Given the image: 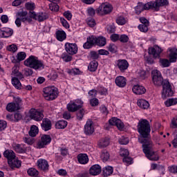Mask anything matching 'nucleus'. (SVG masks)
<instances>
[{"label":"nucleus","mask_w":177,"mask_h":177,"mask_svg":"<svg viewBox=\"0 0 177 177\" xmlns=\"http://www.w3.org/2000/svg\"><path fill=\"white\" fill-rule=\"evenodd\" d=\"M137 131L140 135L138 140L142 145V151L147 158L151 161H158L160 156L154 151L153 141L150 139V132H151L150 122L146 119H140L137 125Z\"/></svg>","instance_id":"nucleus-1"},{"label":"nucleus","mask_w":177,"mask_h":177,"mask_svg":"<svg viewBox=\"0 0 177 177\" xmlns=\"http://www.w3.org/2000/svg\"><path fill=\"white\" fill-rule=\"evenodd\" d=\"M43 96L48 102L55 100L59 96V90L55 86H47L43 89Z\"/></svg>","instance_id":"nucleus-2"},{"label":"nucleus","mask_w":177,"mask_h":177,"mask_svg":"<svg viewBox=\"0 0 177 177\" xmlns=\"http://www.w3.org/2000/svg\"><path fill=\"white\" fill-rule=\"evenodd\" d=\"M24 65L30 68H34V70H41L44 68V63L41 61L38 60L37 57L34 55H30L28 59L24 61Z\"/></svg>","instance_id":"nucleus-3"},{"label":"nucleus","mask_w":177,"mask_h":177,"mask_svg":"<svg viewBox=\"0 0 177 177\" xmlns=\"http://www.w3.org/2000/svg\"><path fill=\"white\" fill-rule=\"evenodd\" d=\"M24 65L30 68H34V70H41L44 68V63L41 61L38 60L37 57L34 55H30L28 59L24 61Z\"/></svg>","instance_id":"nucleus-4"},{"label":"nucleus","mask_w":177,"mask_h":177,"mask_svg":"<svg viewBox=\"0 0 177 177\" xmlns=\"http://www.w3.org/2000/svg\"><path fill=\"white\" fill-rule=\"evenodd\" d=\"M171 96H174L172 86L169 80H165L162 86V99H167V97H171Z\"/></svg>","instance_id":"nucleus-5"},{"label":"nucleus","mask_w":177,"mask_h":177,"mask_svg":"<svg viewBox=\"0 0 177 177\" xmlns=\"http://www.w3.org/2000/svg\"><path fill=\"white\" fill-rule=\"evenodd\" d=\"M151 77L152 81L156 86H161V85H164V79L162 78V75H161V72L160 71L156 69L151 71Z\"/></svg>","instance_id":"nucleus-6"},{"label":"nucleus","mask_w":177,"mask_h":177,"mask_svg":"<svg viewBox=\"0 0 177 177\" xmlns=\"http://www.w3.org/2000/svg\"><path fill=\"white\" fill-rule=\"evenodd\" d=\"M82 104H84V102L81 100H77L75 102L71 101L66 106L67 110L71 113H75L80 109H82Z\"/></svg>","instance_id":"nucleus-7"},{"label":"nucleus","mask_w":177,"mask_h":177,"mask_svg":"<svg viewBox=\"0 0 177 177\" xmlns=\"http://www.w3.org/2000/svg\"><path fill=\"white\" fill-rule=\"evenodd\" d=\"M29 16L30 17H32L35 20H37V21L39 22L44 21V20L49 19V15H48L46 12H39L37 14L34 11H30Z\"/></svg>","instance_id":"nucleus-8"},{"label":"nucleus","mask_w":177,"mask_h":177,"mask_svg":"<svg viewBox=\"0 0 177 177\" xmlns=\"http://www.w3.org/2000/svg\"><path fill=\"white\" fill-rule=\"evenodd\" d=\"M113 12V6L110 3H102L97 9V13L99 15H109Z\"/></svg>","instance_id":"nucleus-9"},{"label":"nucleus","mask_w":177,"mask_h":177,"mask_svg":"<svg viewBox=\"0 0 177 177\" xmlns=\"http://www.w3.org/2000/svg\"><path fill=\"white\" fill-rule=\"evenodd\" d=\"M29 117L35 121H42L44 120V113L35 109H32L29 111Z\"/></svg>","instance_id":"nucleus-10"},{"label":"nucleus","mask_w":177,"mask_h":177,"mask_svg":"<svg viewBox=\"0 0 177 177\" xmlns=\"http://www.w3.org/2000/svg\"><path fill=\"white\" fill-rule=\"evenodd\" d=\"M64 46L66 52L71 56L77 55L78 53V46H77L76 44L66 43Z\"/></svg>","instance_id":"nucleus-11"},{"label":"nucleus","mask_w":177,"mask_h":177,"mask_svg":"<svg viewBox=\"0 0 177 177\" xmlns=\"http://www.w3.org/2000/svg\"><path fill=\"white\" fill-rule=\"evenodd\" d=\"M52 142V138L49 135H44L41 138V140L37 142V149H44L45 146L49 145Z\"/></svg>","instance_id":"nucleus-12"},{"label":"nucleus","mask_w":177,"mask_h":177,"mask_svg":"<svg viewBox=\"0 0 177 177\" xmlns=\"http://www.w3.org/2000/svg\"><path fill=\"white\" fill-rule=\"evenodd\" d=\"M162 52V49L158 46H154L152 48H149L148 50L149 55H152L154 59H160L161 57L160 55Z\"/></svg>","instance_id":"nucleus-13"},{"label":"nucleus","mask_w":177,"mask_h":177,"mask_svg":"<svg viewBox=\"0 0 177 177\" xmlns=\"http://www.w3.org/2000/svg\"><path fill=\"white\" fill-rule=\"evenodd\" d=\"M117 66L121 73H125V71L128 70V67H129V63L127 59H118L117 61Z\"/></svg>","instance_id":"nucleus-14"},{"label":"nucleus","mask_w":177,"mask_h":177,"mask_svg":"<svg viewBox=\"0 0 177 177\" xmlns=\"http://www.w3.org/2000/svg\"><path fill=\"white\" fill-rule=\"evenodd\" d=\"M167 53L169 55V62L171 63H175L177 60V48H169L167 49Z\"/></svg>","instance_id":"nucleus-15"},{"label":"nucleus","mask_w":177,"mask_h":177,"mask_svg":"<svg viewBox=\"0 0 177 177\" xmlns=\"http://www.w3.org/2000/svg\"><path fill=\"white\" fill-rule=\"evenodd\" d=\"M93 132H95V129L93 128V122L88 120L84 126V133L85 135H92Z\"/></svg>","instance_id":"nucleus-16"},{"label":"nucleus","mask_w":177,"mask_h":177,"mask_svg":"<svg viewBox=\"0 0 177 177\" xmlns=\"http://www.w3.org/2000/svg\"><path fill=\"white\" fill-rule=\"evenodd\" d=\"M3 156L8 160V164L12 165V160L16 158V153L12 150L7 149L4 151Z\"/></svg>","instance_id":"nucleus-17"},{"label":"nucleus","mask_w":177,"mask_h":177,"mask_svg":"<svg viewBox=\"0 0 177 177\" xmlns=\"http://www.w3.org/2000/svg\"><path fill=\"white\" fill-rule=\"evenodd\" d=\"M109 122L111 125L117 127L119 129H122L124 128V123H122L121 120L117 118H112L109 120Z\"/></svg>","instance_id":"nucleus-18"},{"label":"nucleus","mask_w":177,"mask_h":177,"mask_svg":"<svg viewBox=\"0 0 177 177\" xmlns=\"http://www.w3.org/2000/svg\"><path fill=\"white\" fill-rule=\"evenodd\" d=\"M96 44V40H95V36L92 35L91 37H87V41L84 44L83 48L84 49H91Z\"/></svg>","instance_id":"nucleus-19"},{"label":"nucleus","mask_w":177,"mask_h":177,"mask_svg":"<svg viewBox=\"0 0 177 177\" xmlns=\"http://www.w3.org/2000/svg\"><path fill=\"white\" fill-rule=\"evenodd\" d=\"M102 172V167L99 165H93L89 169L90 175H93V176H96L97 175H100Z\"/></svg>","instance_id":"nucleus-20"},{"label":"nucleus","mask_w":177,"mask_h":177,"mask_svg":"<svg viewBox=\"0 0 177 177\" xmlns=\"http://www.w3.org/2000/svg\"><path fill=\"white\" fill-rule=\"evenodd\" d=\"M41 129L46 132L52 129V121L48 118H44L41 124Z\"/></svg>","instance_id":"nucleus-21"},{"label":"nucleus","mask_w":177,"mask_h":177,"mask_svg":"<svg viewBox=\"0 0 177 177\" xmlns=\"http://www.w3.org/2000/svg\"><path fill=\"white\" fill-rule=\"evenodd\" d=\"M37 164L38 169H41V171H48L49 169V164L45 159H39Z\"/></svg>","instance_id":"nucleus-22"},{"label":"nucleus","mask_w":177,"mask_h":177,"mask_svg":"<svg viewBox=\"0 0 177 177\" xmlns=\"http://www.w3.org/2000/svg\"><path fill=\"white\" fill-rule=\"evenodd\" d=\"M147 10H154L155 12H158L160 10V8L158 7V4L157 3V0L154 1H149L145 3Z\"/></svg>","instance_id":"nucleus-23"},{"label":"nucleus","mask_w":177,"mask_h":177,"mask_svg":"<svg viewBox=\"0 0 177 177\" xmlns=\"http://www.w3.org/2000/svg\"><path fill=\"white\" fill-rule=\"evenodd\" d=\"M115 82L119 88H124L127 85V79L124 76H118L115 80Z\"/></svg>","instance_id":"nucleus-24"},{"label":"nucleus","mask_w":177,"mask_h":177,"mask_svg":"<svg viewBox=\"0 0 177 177\" xmlns=\"http://www.w3.org/2000/svg\"><path fill=\"white\" fill-rule=\"evenodd\" d=\"M6 109L7 111H9V113H13V111L20 110V106L19 104H16L15 102H10L7 104Z\"/></svg>","instance_id":"nucleus-25"},{"label":"nucleus","mask_w":177,"mask_h":177,"mask_svg":"<svg viewBox=\"0 0 177 177\" xmlns=\"http://www.w3.org/2000/svg\"><path fill=\"white\" fill-rule=\"evenodd\" d=\"M132 91L136 95H143V93H146V88L140 85L134 86Z\"/></svg>","instance_id":"nucleus-26"},{"label":"nucleus","mask_w":177,"mask_h":177,"mask_svg":"<svg viewBox=\"0 0 177 177\" xmlns=\"http://www.w3.org/2000/svg\"><path fill=\"white\" fill-rule=\"evenodd\" d=\"M77 160L80 164H88L89 162V158L86 153H80L77 156Z\"/></svg>","instance_id":"nucleus-27"},{"label":"nucleus","mask_w":177,"mask_h":177,"mask_svg":"<svg viewBox=\"0 0 177 177\" xmlns=\"http://www.w3.org/2000/svg\"><path fill=\"white\" fill-rule=\"evenodd\" d=\"M95 41V45H97V46H104L106 44V37L103 36H100L98 37H96L94 36Z\"/></svg>","instance_id":"nucleus-28"},{"label":"nucleus","mask_w":177,"mask_h":177,"mask_svg":"<svg viewBox=\"0 0 177 177\" xmlns=\"http://www.w3.org/2000/svg\"><path fill=\"white\" fill-rule=\"evenodd\" d=\"M146 3L143 4L142 2L138 3L137 6L135 7V10L136 15H140V12H143V10H147Z\"/></svg>","instance_id":"nucleus-29"},{"label":"nucleus","mask_w":177,"mask_h":177,"mask_svg":"<svg viewBox=\"0 0 177 177\" xmlns=\"http://www.w3.org/2000/svg\"><path fill=\"white\" fill-rule=\"evenodd\" d=\"M56 38L58 41L62 42V41H64V39L67 38V35L66 34V32H64V30H57L56 32Z\"/></svg>","instance_id":"nucleus-30"},{"label":"nucleus","mask_w":177,"mask_h":177,"mask_svg":"<svg viewBox=\"0 0 177 177\" xmlns=\"http://www.w3.org/2000/svg\"><path fill=\"white\" fill-rule=\"evenodd\" d=\"M12 165L8 164L11 169H15V168H20L21 167V161L17 158H14L11 160Z\"/></svg>","instance_id":"nucleus-31"},{"label":"nucleus","mask_w":177,"mask_h":177,"mask_svg":"<svg viewBox=\"0 0 177 177\" xmlns=\"http://www.w3.org/2000/svg\"><path fill=\"white\" fill-rule=\"evenodd\" d=\"M109 145H110V139H109V138H102L100 140L98 143V147L100 149H103V147H107Z\"/></svg>","instance_id":"nucleus-32"},{"label":"nucleus","mask_w":177,"mask_h":177,"mask_svg":"<svg viewBox=\"0 0 177 177\" xmlns=\"http://www.w3.org/2000/svg\"><path fill=\"white\" fill-rule=\"evenodd\" d=\"M137 104L141 109H144V110H146V109H149V107L150 106V104H149V102L145 100H139L137 102Z\"/></svg>","instance_id":"nucleus-33"},{"label":"nucleus","mask_w":177,"mask_h":177,"mask_svg":"<svg viewBox=\"0 0 177 177\" xmlns=\"http://www.w3.org/2000/svg\"><path fill=\"white\" fill-rule=\"evenodd\" d=\"M67 124L66 120H59L55 123V128L57 129H64L67 127Z\"/></svg>","instance_id":"nucleus-34"},{"label":"nucleus","mask_w":177,"mask_h":177,"mask_svg":"<svg viewBox=\"0 0 177 177\" xmlns=\"http://www.w3.org/2000/svg\"><path fill=\"white\" fill-rule=\"evenodd\" d=\"M38 132H39V130L38 129V127L35 125H32L30 127V130L29 131V136H31L32 138H35V136H37L38 135Z\"/></svg>","instance_id":"nucleus-35"},{"label":"nucleus","mask_w":177,"mask_h":177,"mask_svg":"<svg viewBox=\"0 0 177 177\" xmlns=\"http://www.w3.org/2000/svg\"><path fill=\"white\" fill-rule=\"evenodd\" d=\"M114 169L113 167L107 166L103 169V175L105 177L110 176L113 174Z\"/></svg>","instance_id":"nucleus-36"},{"label":"nucleus","mask_w":177,"mask_h":177,"mask_svg":"<svg viewBox=\"0 0 177 177\" xmlns=\"http://www.w3.org/2000/svg\"><path fill=\"white\" fill-rule=\"evenodd\" d=\"M97 66H99L96 60H93V62H90L88 68L89 71L93 73L97 70Z\"/></svg>","instance_id":"nucleus-37"},{"label":"nucleus","mask_w":177,"mask_h":177,"mask_svg":"<svg viewBox=\"0 0 177 177\" xmlns=\"http://www.w3.org/2000/svg\"><path fill=\"white\" fill-rule=\"evenodd\" d=\"M12 84L15 88H16V89H21V83L17 77H14L12 78Z\"/></svg>","instance_id":"nucleus-38"},{"label":"nucleus","mask_w":177,"mask_h":177,"mask_svg":"<svg viewBox=\"0 0 177 177\" xmlns=\"http://www.w3.org/2000/svg\"><path fill=\"white\" fill-rule=\"evenodd\" d=\"M166 107H171V106H175L177 104V98H170L165 102Z\"/></svg>","instance_id":"nucleus-39"},{"label":"nucleus","mask_w":177,"mask_h":177,"mask_svg":"<svg viewBox=\"0 0 177 177\" xmlns=\"http://www.w3.org/2000/svg\"><path fill=\"white\" fill-rule=\"evenodd\" d=\"M100 157L102 161L104 162H106V161H109V158H110V153H109V151H107L106 150H103L102 151Z\"/></svg>","instance_id":"nucleus-40"},{"label":"nucleus","mask_w":177,"mask_h":177,"mask_svg":"<svg viewBox=\"0 0 177 177\" xmlns=\"http://www.w3.org/2000/svg\"><path fill=\"white\" fill-rule=\"evenodd\" d=\"M159 63L162 67H169V66H171V61L167 59L160 58Z\"/></svg>","instance_id":"nucleus-41"},{"label":"nucleus","mask_w":177,"mask_h":177,"mask_svg":"<svg viewBox=\"0 0 177 177\" xmlns=\"http://www.w3.org/2000/svg\"><path fill=\"white\" fill-rule=\"evenodd\" d=\"M28 175H29V176H38L39 172L38 171V170H37L35 168H30L28 169Z\"/></svg>","instance_id":"nucleus-42"},{"label":"nucleus","mask_w":177,"mask_h":177,"mask_svg":"<svg viewBox=\"0 0 177 177\" xmlns=\"http://www.w3.org/2000/svg\"><path fill=\"white\" fill-rule=\"evenodd\" d=\"M116 23L119 26H124V24H127V19L123 16H119L116 19Z\"/></svg>","instance_id":"nucleus-43"},{"label":"nucleus","mask_w":177,"mask_h":177,"mask_svg":"<svg viewBox=\"0 0 177 177\" xmlns=\"http://www.w3.org/2000/svg\"><path fill=\"white\" fill-rule=\"evenodd\" d=\"M61 57L64 62H66V63H68V62H71L73 60V57L71 55H68L66 53H63Z\"/></svg>","instance_id":"nucleus-44"},{"label":"nucleus","mask_w":177,"mask_h":177,"mask_svg":"<svg viewBox=\"0 0 177 177\" xmlns=\"http://www.w3.org/2000/svg\"><path fill=\"white\" fill-rule=\"evenodd\" d=\"M156 2L159 9L161 6H168L169 5L168 0H156Z\"/></svg>","instance_id":"nucleus-45"},{"label":"nucleus","mask_w":177,"mask_h":177,"mask_svg":"<svg viewBox=\"0 0 177 177\" xmlns=\"http://www.w3.org/2000/svg\"><path fill=\"white\" fill-rule=\"evenodd\" d=\"M13 35V29L8 28L4 30V37L5 38H9V37H12Z\"/></svg>","instance_id":"nucleus-46"},{"label":"nucleus","mask_w":177,"mask_h":177,"mask_svg":"<svg viewBox=\"0 0 177 177\" xmlns=\"http://www.w3.org/2000/svg\"><path fill=\"white\" fill-rule=\"evenodd\" d=\"M24 141L25 142V143H27V145H34V143L35 142V140L32 138V137H25L24 138Z\"/></svg>","instance_id":"nucleus-47"},{"label":"nucleus","mask_w":177,"mask_h":177,"mask_svg":"<svg viewBox=\"0 0 177 177\" xmlns=\"http://www.w3.org/2000/svg\"><path fill=\"white\" fill-rule=\"evenodd\" d=\"M26 57H27V55L26 54L25 52H20V53H18L17 55V59L18 62H21L24 60V59H26Z\"/></svg>","instance_id":"nucleus-48"},{"label":"nucleus","mask_w":177,"mask_h":177,"mask_svg":"<svg viewBox=\"0 0 177 177\" xmlns=\"http://www.w3.org/2000/svg\"><path fill=\"white\" fill-rule=\"evenodd\" d=\"M49 6L50 10H53L54 12H58L59 9V5H57V2L50 3Z\"/></svg>","instance_id":"nucleus-49"},{"label":"nucleus","mask_w":177,"mask_h":177,"mask_svg":"<svg viewBox=\"0 0 177 177\" xmlns=\"http://www.w3.org/2000/svg\"><path fill=\"white\" fill-rule=\"evenodd\" d=\"M14 149L17 153H26V150H24L19 144H16L15 146H14Z\"/></svg>","instance_id":"nucleus-50"},{"label":"nucleus","mask_w":177,"mask_h":177,"mask_svg":"<svg viewBox=\"0 0 177 177\" xmlns=\"http://www.w3.org/2000/svg\"><path fill=\"white\" fill-rule=\"evenodd\" d=\"M86 23L89 27L93 28L96 26V21L93 18H88L86 19Z\"/></svg>","instance_id":"nucleus-51"},{"label":"nucleus","mask_w":177,"mask_h":177,"mask_svg":"<svg viewBox=\"0 0 177 177\" xmlns=\"http://www.w3.org/2000/svg\"><path fill=\"white\" fill-rule=\"evenodd\" d=\"M149 25L140 24L138 26V29L141 32H147V31H149Z\"/></svg>","instance_id":"nucleus-52"},{"label":"nucleus","mask_w":177,"mask_h":177,"mask_svg":"<svg viewBox=\"0 0 177 177\" xmlns=\"http://www.w3.org/2000/svg\"><path fill=\"white\" fill-rule=\"evenodd\" d=\"M99 53H97L96 51H91L90 52V57L92 60H97L100 57Z\"/></svg>","instance_id":"nucleus-53"},{"label":"nucleus","mask_w":177,"mask_h":177,"mask_svg":"<svg viewBox=\"0 0 177 177\" xmlns=\"http://www.w3.org/2000/svg\"><path fill=\"white\" fill-rule=\"evenodd\" d=\"M85 115V111L84 109H80L79 111L77 112V118L80 121L84 118V115Z\"/></svg>","instance_id":"nucleus-54"},{"label":"nucleus","mask_w":177,"mask_h":177,"mask_svg":"<svg viewBox=\"0 0 177 177\" xmlns=\"http://www.w3.org/2000/svg\"><path fill=\"white\" fill-rule=\"evenodd\" d=\"M108 50L111 53H117V46H115V44H111L108 47Z\"/></svg>","instance_id":"nucleus-55"},{"label":"nucleus","mask_w":177,"mask_h":177,"mask_svg":"<svg viewBox=\"0 0 177 177\" xmlns=\"http://www.w3.org/2000/svg\"><path fill=\"white\" fill-rule=\"evenodd\" d=\"M90 104L92 107H96V106H99V100L96 97L91 99Z\"/></svg>","instance_id":"nucleus-56"},{"label":"nucleus","mask_w":177,"mask_h":177,"mask_svg":"<svg viewBox=\"0 0 177 177\" xmlns=\"http://www.w3.org/2000/svg\"><path fill=\"white\" fill-rule=\"evenodd\" d=\"M119 41L123 44H127V42L129 41V37H128V35H121L119 38Z\"/></svg>","instance_id":"nucleus-57"},{"label":"nucleus","mask_w":177,"mask_h":177,"mask_svg":"<svg viewBox=\"0 0 177 177\" xmlns=\"http://www.w3.org/2000/svg\"><path fill=\"white\" fill-rule=\"evenodd\" d=\"M120 145H128L129 140L127 137L122 136L118 140Z\"/></svg>","instance_id":"nucleus-58"},{"label":"nucleus","mask_w":177,"mask_h":177,"mask_svg":"<svg viewBox=\"0 0 177 177\" xmlns=\"http://www.w3.org/2000/svg\"><path fill=\"white\" fill-rule=\"evenodd\" d=\"M25 7L28 10H34L35 9V3L28 2L25 4Z\"/></svg>","instance_id":"nucleus-59"},{"label":"nucleus","mask_w":177,"mask_h":177,"mask_svg":"<svg viewBox=\"0 0 177 177\" xmlns=\"http://www.w3.org/2000/svg\"><path fill=\"white\" fill-rule=\"evenodd\" d=\"M7 50L15 53V52H16L17 50V46H16V44H11V45L7 46Z\"/></svg>","instance_id":"nucleus-60"},{"label":"nucleus","mask_w":177,"mask_h":177,"mask_svg":"<svg viewBox=\"0 0 177 177\" xmlns=\"http://www.w3.org/2000/svg\"><path fill=\"white\" fill-rule=\"evenodd\" d=\"M32 74H34V71H32V69H30V68L24 69V75H25V77H30Z\"/></svg>","instance_id":"nucleus-61"},{"label":"nucleus","mask_w":177,"mask_h":177,"mask_svg":"<svg viewBox=\"0 0 177 177\" xmlns=\"http://www.w3.org/2000/svg\"><path fill=\"white\" fill-rule=\"evenodd\" d=\"M60 21L65 28H70V24H68V22H67V20L64 19V18L61 17L60 18Z\"/></svg>","instance_id":"nucleus-62"},{"label":"nucleus","mask_w":177,"mask_h":177,"mask_svg":"<svg viewBox=\"0 0 177 177\" xmlns=\"http://www.w3.org/2000/svg\"><path fill=\"white\" fill-rule=\"evenodd\" d=\"M14 118L15 121H16V122H18V121H20L23 119V115H21L20 113L17 112L14 114Z\"/></svg>","instance_id":"nucleus-63"},{"label":"nucleus","mask_w":177,"mask_h":177,"mask_svg":"<svg viewBox=\"0 0 177 177\" xmlns=\"http://www.w3.org/2000/svg\"><path fill=\"white\" fill-rule=\"evenodd\" d=\"M64 17H66V19H67V20H71L73 17V14H71V12H70L69 10H67L64 12Z\"/></svg>","instance_id":"nucleus-64"}]
</instances>
